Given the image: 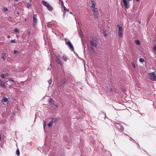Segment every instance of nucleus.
<instances>
[{
  "label": "nucleus",
  "mask_w": 156,
  "mask_h": 156,
  "mask_svg": "<svg viewBox=\"0 0 156 156\" xmlns=\"http://www.w3.org/2000/svg\"><path fill=\"white\" fill-rule=\"evenodd\" d=\"M135 42L136 44L137 45H140V41L138 40L135 41Z\"/></svg>",
  "instance_id": "aec40b11"
},
{
  "label": "nucleus",
  "mask_w": 156,
  "mask_h": 156,
  "mask_svg": "<svg viewBox=\"0 0 156 156\" xmlns=\"http://www.w3.org/2000/svg\"><path fill=\"white\" fill-rule=\"evenodd\" d=\"M56 119H53L48 124V126L49 127H51L52 126L53 122H55L56 121Z\"/></svg>",
  "instance_id": "9d476101"
},
{
  "label": "nucleus",
  "mask_w": 156,
  "mask_h": 156,
  "mask_svg": "<svg viewBox=\"0 0 156 156\" xmlns=\"http://www.w3.org/2000/svg\"><path fill=\"white\" fill-rule=\"evenodd\" d=\"M132 0H122L126 9H128L129 7V2Z\"/></svg>",
  "instance_id": "423d86ee"
},
{
  "label": "nucleus",
  "mask_w": 156,
  "mask_h": 156,
  "mask_svg": "<svg viewBox=\"0 0 156 156\" xmlns=\"http://www.w3.org/2000/svg\"><path fill=\"white\" fill-rule=\"evenodd\" d=\"M136 144H137V147H138V148H140V146L139 144H137V143H136Z\"/></svg>",
  "instance_id": "58836bf2"
},
{
  "label": "nucleus",
  "mask_w": 156,
  "mask_h": 156,
  "mask_svg": "<svg viewBox=\"0 0 156 156\" xmlns=\"http://www.w3.org/2000/svg\"><path fill=\"white\" fill-rule=\"evenodd\" d=\"M55 57L56 58V63L60 66H62L63 63L61 60L62 58L61 56L58 55H56Z\"/></svg>",
  "instance_id": "7ed1b4c3"
},
{
  "label": "nucleus",
  "mask_w": 156,
  "mask_h": 156,
  "mask_svg": "<svg viewBox=\"0 0 156 156\" xmlns=\"http://www.w3.org/2000/svg\"><path fill=\"white\" fill-rule=\"evenodd\" d=\"M131 138V139L133 141H134V142H135V143H136V142L133 139Z\"/></svg>",
  "instance_id": "ea45409f"
},
{
  "label": "nucleus",
  "mask_w": 156,
  "mask_h": 156,
  "mask_svg": "<svg viewBox=\"0 0 156 156\" xmlns=\"http://www.w3.org/2000/svg\"><path fill=\"white\" fill-rule=\"evenodd\" d=\"M1 101L3 103L7 102L8 101V100L6 97H3L2 98Z\"/></svg>",
  "instance_id": "f8f14e48"
},
{
  "label": "nucleus",
  "mask_w": 156,
  "mask_h": 156,
  "mask_svg": "<svg viewBox=\"0 0 156 156\" xmlns=\"http://www.w3.org/2000/svg\"><path fill=\"white\" fill-rule=\"evenodd\" d=\"M0 85L2 87L5 88H6V86L5 85V83L3 82L1 80L0 78Z\"/></svg>",
  "instance_id": "9b49d317"
},
{
  "label": "nucleus",
  "mask_w": 156,
  "mask_h": 156,
  "mask_svg": "<svg viewBox=\"0 0 156 156\" xmlns=\"http://www.w3.org/2000/svg\"><path fill=\"white\" fill-rule=\"evenodd\" d=\"M55 106L56 108H58V106L57 105H55Z\"/></svg>",
  "instance_id": "79ce46f5"
},
{
  "label": "nucleus",
  "mask_w": 156,
  "mask_h": 156,
  "mask_svg": "<svg viewBox=\"0 0 156 156\" xmlns=\"http://www.w3.org/2000/svg\"><path fill=\"white\" fill-rule=\"evenodd\" d=\"M61 5L63 6H63V2L62 1L61 2Z\"/></svg>",
  "instance_id": "c9c22d12"
},
{
  "label": "nucleus",
  "mask_w": 156,
  "mask_h": 156,
  "mask_svg": "<svg viewBox=\"0 0 156 156\" xmlns=\"http://www.w3.org/2000/svg\"><path fill=\"white\" fill-rule=\"evenodd\" d=\"M92 2V5L91 6V9H93L94 8H95V4L94 2L93 1H91Z\"/></svg>",
  "instance_id": "f3484780"
},
{
  "label": "nucleus",
  "mask_w": 156,
  "mask_h": 156,
  "mask_svg": "<svg viewBox=\"0 0 156 156\" xmlns=\"http://www.w3.org/2000/svg\"><path fill=\"white\" fill-rule=\"evenodd\" d=\"M94 18L95 19H97L98 18V12H95L94 13Z\"/></svg>",
  "instance_id": "6ab92c4d"
},
{
  "label": "nucleus",
  "mask_w": 156,
  "mask_h": 156,
  "mask_svg": "<svg viewBox=\"0 0 156 156\" xmlns=\"http://www.w3.org/2000/svg\"><path fill=\"white\" fill-rule=\"evenodd\" d=\"M132 66L133 68H135V65H134V64H132Z\"/></svg>",
  "instance_id": "e433bc0d"
},
{
  "label": "nucleus",
  "mask_w": 156,
  "mask_h": 156,
  "mask_svg": "<svg viewBox=\"0 0 156 156\" xmlns=\"http://www.w3.org/2000/svg\"><path fill=\"white\" fill-rule=\"evenodd\" d=\"M110 90L111 92H112V88H110Z\"/></svg>",
  "instance_id": "4c0bfd02"
},
{
  "label": "nucleus",
  "mask_w": 156,
  "mask_h": 156,
  "mask_svg": "<svg viewBox=\"0 0 156 156\" xmlns=\"http://www.w3.org/2000/svg\"><path fill=\"white\" fill-rule=\"evenodd\" d=\"M16 14H18V15H19V12H18H18H16Z\"/></svg>",
  "instance_id": "a19ab883"
},
{
  "label": "nucleus",
  "mask_w": 156,
  "mask_h": 156,
  "mask_svg": "<svg viewBox=\"0 0 156 156\" xmlns=\"http://www.w3.org/2000/svg\"><path fill=\"white\" fill-rule=\"evenodd\" d=\"M10 42L12 43H15L16 42L15 40H12L10 41Z\"/></svg>",
  "instance_id": "7c9ffc66"
},
{
  "label": "nucleus",
  "mask_w": 156,
  "mask_h": 156,
  "mask_svg": "<svg viewBox=\"0 0 156 156\" xmlns=\"http://www.w3.org/2000/svg\"><path fill=\"white\" fill-rule=\"evenodd\" d=\"M85 69V72H86V69Z\"/></svg>",
  "instance_id": "a18cd8bd"
},
{
  "label": "nucleus",
  "mask_w": 156,
  "mask_h": 156,
  "mask_svg": "<svg viewBox=\"0 0 156 156\" xmlns=\"http://www.w3.org/2000/svg\"><path fill=\"white\" fill-rule=\"evenodd\" d=\"M16 154L18 156L20 155V152L18 148L16 151Z\"/></svg>",
  "instance_id": "b1692460"
},
{
  "label": "nucleus",
  "mask_w": 156,
  "mask_h": 156,
  "mask_svg": "<svg viewBox=\"0 0 156 156\" xmlns=\"http://www.w3.org/2000/svg\"><path fill=\"white\" fill-rule=\"evenodd\" d=\"M54 101L53 99L52 98H50L49 99V102L52 105H54Z\"/></svg>",
  "instance_id": "a211bd4d"
},
{
  "label": "nucleus",
  "mask_w": 156,
  "mask_h": 156,
  "mask_svg": "<svg viewBox=\"0 0 156 156\" xmlns=\"http://www.w3.org/2000/svg\"><path fill=\"white\" fill-rule=\"evenodd\" d=\"M69 13L70 14H72V13L71 12H70Z\"/></svg>",
  "instance_id": "de8ad7c7"
},
{
  "label": "nucleus",
  "mask_w": 156,
  "mask_h": 156,
  "mask_svg": "<svg viewBox=\"0 0 156 156\" xmlns=\"http://www.w3.org/2000/svg\"><path fill=\"white\" fill-rule=\"evenodd\" d=\"M13 52L15 54H16L17 55H18L20 54L19 52L16 50H14Z\"/></svg>",
  "instance_id": "5701e85b"
},
{
  "label": "nucleus",
  "mask_w": 156,
  "mask_h": 156,
  "mask_svg": "<svg viewBox=\"0 0 156 156\" xmlns=\"http://www.w3.org/2000/svg\"><path fill=\"white\" fill-rule=\"evenodd\" d=\"M117 27L118 29V35L119 37L121 38L123 36V28L119 25H117Z\"/></svg>",
  "instance_id": "f03ea898"
},
{
  "label": "nucleus",
  "mask_w": 156,
  "mask_h": 156,
  "mask_svg": "<svg viewBox=\"0 0 156 156\" xmlns=\"http://www.w3.org/2000/svg\"><path fill=\"white\" fill-rule=\"evenodd\" d=\"M37 15L36 14L33 15V27L35 26L37 24Z\"/></svg>",
  "instance_id": "6e6552de"
},
{
  "label": "nucleus",
  "mask_w": 156,
  "mask_h": 156,
  "mask_svg": "<svg viewBox=\"0 0 156 156\" xmlns=\"http://www.w3.org/2000/svg\"><path fill=\"white\" fill-rule=\"evenodd\" d=\"M46 124V122L45 121H44V124H43V126H44V128L45 127Z\"/></svg>",
  "instance_id": "72a5a7b5"
},
{
  "label": "nucleus",
  "mask_w": 156,
  "mask_h": 156,
  "mask_svg": "<svg viewBox=\"0 0 156 156\" xmlns=\"http://www.w3.org/2000/svg\"><path fill=\"white\" fill-rule=\"evenodd\" d=\"M65 13H66V12H63V14H64V15H65Z\"/></svg>",
  "instance_id": "c03bdc74"
},
{
  "label": "nucleus",
  "mask_w": 156,
  "mask_h": 156,
  "mask_svg": "<svg viewBox=\"0 0 156 156\" xmlns=\"http://www.w3.org/2000/svg\"><path fill=\"white\" fill-rule=\"evenodd\" d=\"M14 1H15V2H17V1H18V0H14Z\"/></svg>",
  "instance_id": "37998d69"
},
{
  "label": "nucleus",
  "mask_w": 156,
  "mask_h": 156,
  "mask_svg": "<svg viewBox=\"0 0 156 156\" xmlns=\"http://www.w3.org/2000/svg\"><path fill=\"white\" fill-rule=\"evenodd\" d=\"M115 127L118 129H119L121 126V124L119 123H115Z\"/></svg>",
  "instance_id": "dca6fc26"
},
{
  "label": "nucleus",
  "mask_w": 156,
  "mask_h": 156,
  "mask_svg": "<svg viewBox=\"0 0 156 156\" xmlns=\"http://www.w3.org/2000/svg\"><path fill=\"white\" fill-rule=\"evenodd\" d=\"M139 61L140 62H144V58H140L139 59Z\"/></svg>",
  "instance_id": "a878e982"
},
{
  "label": "nucleus",
  "mask_w": 156,
  "mask_h": 156,
  "mask_svg": "<svg viewBox=\"0 0 156 156\" xmlns=\"http://www.w3.org/2000/svg\"><path fill=\"white\" fill-rule=\"evenodd\" d=\"M14 31L16 33H17V34H19V30H18V29L17 28L15 29Z\"/></svg>",
  "instance_id": "cd10ccee"
},
{
  "label": "nucleus",
  "mask_w": 156,
  "mask_h": 156,
  "mask_svg": "<svg viewBox=\"0 0 156 156\" xmlns=\"http://www.w3.org/2000/svg\"><path fill=\"white\" fill-rule=\"evenodd\" d=\"M59 1H60V0H59Z\"/></svg>",
  "instance_id": "3c124183"
},
{
  "label": "nucleus",
  "mask_w": 156,
  "mask_h": 156,
  "mask_svg": "<svg viewBox=\"0 0 156 156\" xmlns=\"http://www.w3.org/2000/svg\"><path fill=\"white\" fill-rule=\"evenodd\" d=\"M62 57V58H63V60L65 62H66V61H67V60H69V58H68V57L65 55H63Z\"/></svg>",
  "instance_id": "2eb2a0df"
},
{
  "label": "nucleus",
  "mask_w": 156,
  "mask_h": 156,
  "mask_svg": "<svg viewBox=\"0 0 156 156\" xmlns=\"http://www.w3.org/2000/svg\"><path fill=\"white\" fill-rule=\"evenodd\" d=\"M51 73L52 74V71L51 70Z\"/></svg>",
  "instance_id": "09e8293b"
},
{
  "label": "nucleus",
  "mask_w": 156,
  "mask_h": 156,
  "mask_svg": "<svg viewBox=\"0 0 156 156\" xmlns=\"http://www.w3.org/2000/svg\"><path fill=\"white\" fill-rule=\"evenodd\" d=\"M149 78L152 80L156 81V72H153L148 73Z\"/></svg>",
  "instance_id": "39448f33"
},
{
  "label": "nucleus",
  "mask_w": 156,
  "mask_h": 156,
  "mask_svg": "<svg viewBox=\"0 0 156 156\" xmlns=\"http://www.w3.org/2000/svg\"><path fill=\"white\" fill-rule=\"evenodd\" d=\"M7 56V54L6 53H2V55L1 58L3 59V60H5V58Z\"/></svg>",
  "instance_id": "ddd939ff"
},
{
  "label": "nucleus",
  "mask_w": 156,
  "mask_h": 156,
  "mask_svg": "<svg viewBox=\"0 0 156 156\" xmlns=\"http://www.w3.org/2000/svg\"><path fill=\"white\" fill-rule=\"evenodd\" d=\"M76 54L77 55H78L76 53Z\"/></svg>",
  "instance_id": "8fccbe9b"
},
{
  "label": "nucleus",
  "mask_w": 156,
  "mask_h": 156,
  "mask_svg": "<svg viewBox=\"0 0 156 156\" xmlns=\"http://www.w3.org/2000/svg\"><path fill=\"white\" fill-rule=\"evenodd\" d=\"M8 76V74L7 73H2L1 74V77L2 78L4 79L5 77Z\"/></svg>",
  "instance_id": "4468645a"
},
{
  "label": "nucleus",
  "mask_w": 156,
  "mask_h": 156,
  "mask_svg": "<svg viewBox=\"0 0 156 156\" xmlns=\"http://www.w3.org/2000/svg\"><path fill=\"white\" fill-rule=\"evenodd\" d=\"M48 82L49 83V85H50L52 83V79L51 78L48 80Z\"/></svg>",
  "instance_id": "393cba45"
},
{
  "label": "nucleus",
  "mask_w": 156,
  "mask_h": 156,
  "mask_svg": "<svg viewBox=\"0 0 156 156\" xmlns=\"http://www.w3.org/2000/svg\"><path fill=\"white\" fill-rule=\"evenodd\" d=\"M66 82V79L63 78L58 82V87H61Z\"/></svg>",
  "instance_id": "0eeeda50"
},
{
  "label": "nucleus",
  "mask_w": 156,
  "mask_h": 156,
  "mask_svg": "<svg viewBox=\"0 0 156 156\" xmlns=\"http://www.w3.org/2000/svg\"><path fill=\"white\" fill-rule=\"evenodd\" d=\"M3 10H4V11L6 12V11H8V9H7V8L5 7L3 9Z\"/></svg>",
  "instance_id": "473e14b6"
},
{
  "label": "nucleus",
  "mask_w": 156,
  "mask_h": 156,
  "mask_svg": "<svg viewBox=\"0 0 156 156\" xmlns=\"http://www.w3.org/2000/svg\"><path fill=\"white\" fill-rule=\"evenodd\" d=\"M9 81H11L12 83H14V82L15 81H14V80H13L12 79H11L10 78H9Z\"/></svg>",
  "instance_id": "2f4dec72"
},
{
  "label": "nucleus",
  "mask_w": 156,
  "mask_h": 156,
  "mask_svg": "<svg viewBox=\"0 0 156 156\" xmlns=\"http://www.w3.org/2000/svg\"><path fill=\"white\" fill-rule=\"evenodd\" d=\"M31 6V4L30 3H28L27 5V7L28 8H29Z\"/></svg>",
  "instance_id": "c756f323"
},
{
  "label": "nucleus",
  "mask_w": 156,
  "mask_h": 156,
  "mask_svg": "<svg viewBox=\"0 0 156 156\" xmlns=\"http://www.w3.org/2000/svg\"><path fill=\"white\" fill-rule=\"evenodd\" d=\"M137 2H138L140 0H136Z\"/></svg>",
  "instance_id": "49530a36"
},
{
  "label": "nucleus",
  "mask_w": 156,
  "mask_h": 156,
  "mask_svg": "<svg viewBox=\"0 0 156 156\" xmlns=\"http://www.w3.org/2000/svg\"><path fill=\"white\" fill-rule=\"evenodd\" d=\"M103 33L104 36L105 37H106L107 36V34L106 33V31H105V30H103Z\"/></svg>",
  "instance_id": "bb28decb"
},
{
  "label": "nucleus",
  "mask_w": 156,
  "mask_h": 156,
  "mask_svg": "<svg viewBox=\"0 0 156 156\" xmlns=\"http://www.w3.org/2000/svg\"><path fill=\"white\" fill-rule=\"evenodd\" d=\"M64 9V10H66L67 11H69V9H66V7H65L64 6H63Z\"/></svg>",
  "instance_id": "f704fd0d"
},
{
  "label": "nucleus",
  "mask_w": 156,
  "mask_h": 156,
  "mask_svg": "<svg viewBox=\"0 0 156 156\" xmlns=\"http://www.w3.org/2000/svg\"><path fill=\"white\" fill-rule=\"evenodd\" d=\"M98 43L97 39L93 37L90 40V43L91 46L94 47L95 48L97 47Z\"/></svg>",
  "instance_id": "f257e3e1"
},
{
  "label": "nucleus",
  "mask_w": 156,
  "mask_h": 156,
  "mask_svg": "<svg viewBox=\"0 0 156 156\" xmlns=\"http://www.w3.org/2000/svg\"><path fill=\"white\" fill-rule=\"evenodd\" d=\"M91 9L92 10L94 13L95 12H98V9L96 8H94Z\"/></svg>",
  "instance_id": "4be33fe9"
},
{
  "label": "nucleus",
  "mask_w": 156,
  "mask_h": 156,
  "mask_svg": "<svg viewBox=\"0 0 156 156\" xmlns=\"http://www.w3.org/2000/svg\"><path fill=\"white\" fill-rule=\"evenodd\" d=\"M94 48V47H92V46H91L90 47V48L91 49L92 52L93 53H94L95 52V51Z\"/></svg>",
  "instance_id": "412c9836"
},
{
  "label": "nucleus",
  "mask_w": 156,
  "mask_h": 156,
  "mask_svg": "<svg viewBox=\"0 0 156 156\" xmlns=\"http://www.w3.org/2000/svg\"><path fill=\"white\" fill-rule=\"evenodd\" d=\"M66 45H68L69 47L71 49V50L72 51H73L74 48L72 44L71 43V42L70 41H68L67 42H66Z\"/></svg>",
  "instance_id": "1a4fd4ad"
},
{
  "label": "nucleus",
  "mask_w": 156,
  "mask_h": 156,
  "mask_svg": "<svg viewBox=\"0 0 156 156\" xmlns=\"http://www.w3.org/2000/svg\"><path fill=\"white\" fill-rule=\"evenodd\" d=\"M41 3L42 5L44 6L47 7V9L49 11H51L53 10V8L51 6L48 2L42 1Z\"/></svg>",
  "instance_id": "20e7f679"
},
{
  "label": "nucleus",
  "mask_w": 156,
  "mask_h": 156,
  "mask_svg": "<svg viewBox=\"0 0 156 156\" xmlns=\"http://www.w3.org/2000/svg\"><path fill=\"white\" fill-rule=\"evenodd\" d=\"M119 129L121 131H123L124 130V128L122 126H120V128Z\"/></svg>",
  "instance_id": "c85d7f7f"
}]
</instances>
